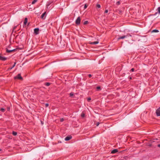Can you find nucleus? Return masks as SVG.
<instances>
[{
	"label": "nucleus",
	"mask_w": 160,
	"mask_h": 160,
	"mask_svg": "<svg viewBox=\"0 0 160 160\" xmlns=\"http://www.w3.org/2000/svg\"><path fill=\"white\" fill-rule=\"evenodd\" d=\"M81 22V18L80 17H78L77 18L75 21V23L77 25H79L80 24Z\"/></svg>",
	"instance_id": "1"
},
{
	"label": "nucleus",
	"mask_w": 160,
	"mask_h": 160,
	"mask_svg": "<svg viewBox=\"0 0 160 160\" xmlns=\"http://www.w3.org/2000/svg\"><path fill=\"white\" fill-rule=\"evenodd\" d=\"M14 78L15 79H18L20 80H22V78L21 77L20 74H18V75L14 77Z\"/></svg>",
	"instance_id": "2"
},
{
	"label": "nucleus",
	"mask_w": 160,
	"mask_h": 160,
	"mask_svg": "<svg viewBox=\"0 0 160 160\" xmlns=\"http://www.w3.org/2000/svg\"><path fill=\"white\" fill-rule=\"evenodd\" d=\"M156 113L157 116H160V107L156 110Z\"/></svg>",
	"instance_id": "3"
},
{
	"label": "nucleus",
	"mask_w": 160,
	"mask_h": 160,
	"mask_svg": "<svg viewBox=\"0 0 160 160\" xmlns=\"http://www.w3.org/2000/svg\"><path fill=\"white\" fill-rule=\"evenodd\" d=\"M39 29L38 28H35L34 29V33L36 35L39 33Z\"/></svg>",
	"instance_id": "4"
},
{
	"label": "nucleus",
	"mask_w": 160,
	"mask_h": 160,
	"mask_svg": "<svg viewBox=\"0 0 160 160\" xmlns=\"http://www.w3.org/2000/svg\"><path fill=\"white\" fill-rule=\"evenodd\" d=\"M72 138V137L71 136H68L65 138V140L66 141H68L70 140Z\"/></svg>",
	"instance_id": "5"
},
{
	"label": "nucleus",
	"mask_w": 160,
	"mask_h": 160,
	"mask_svg": "<svg viewBox=\"0 0 160 160\" xmlns=\"http://www.w3.org/2000/svg\"><path fill=\"white\" fill-rule=\"evenodd\" d=\"M16 50V49H13L12 50H9L8 48H6V52L8 53L11 52L15 51Z\"/></svg>",
	"instance_id": "6"
},
{
	"label": "nucleus",
	"mask_w": 160,
	"mask_h": 160,
	"mask_svg": "<svg viewBox=\"0 0 160 160\" xmlns=\"http://www.w3.org/2000/svg\"><path fill=\"white\" fill-rule=\"evenodd\" d=\"M7 59V58L2 57L0 55V60L4 61L6 60Z\"/></svg>",
	"instance_id": "7"
},
{
	"label": "nucleus",
	"mask_w": 160,
	"mask_h": 160,
	"mask_svg": "<svg viewBox=\"0 0 160 160\" xmlns=\"http://www.w3.org/2000/svg\"><path fill=\"white\" fill-rule=\"evenodd\" d=\"M118 36L119 37L118 38V40H119L120 39H123L124 38H126V36H125V35H123L122 36Z\"/></svg>",
	"instance_id": "8"
},
{
	"label": "nucleus",
	"mask_w": 160,
	"mask_h": 160,
	"mask_svg": "<svg viewBox=\"0 0 160 160\" xmlns=\"http://www.w3.org/2000/svg\"><path fill=\"white\" fill-rule=\"evenodd\" d=\"M99 43V42L98 41H95L94 42H89V43L90 44H98Z\"/></svg>",
	"instance_id": "9"
},
{
	"label": "nucleus",
	"mask_w": 160,
	"mask_h": 160,
	"mask_svg": "<svg viewBox=\"0 0 160 160\" xmlns=\"http://www.w3.org/2000/svg\"><path fill=\"white\" fill-rule=\"evenodd\" d=\"M27 22H28V18H25L24 21V23H23V27L24 26L26 25V24L27 23Z\"/></svg>",
	"instance_id": "10"
},
{
	"label": "nucleus",
	"mask_w": 160,
	"mask_h": 160,
	"mask_svg": "<svg viewBox=\"0 0 160 160\" xmlns=\"http://www.w3.org/2000/svg\"><path fill=\"white\" fill-rule=\"evenodd\" d=\"M118 152V149H114L113 150H112V151H111V153H116V152Z\"/></svg>",
	"instance_id": "11"
},
{
	"label": "nucleus",
	"mask_w": 160,
	"mask_h": 160,
	"mask_svg": "<svg viewBox=\"0 0 160 160\" xmlns=\"http://www.w3.org/2000/svg\"><path fill=\"white\" fill-rule=\"evenodd\" d=\"M158 32H159V31L157 29L153 30L151 32L152 33Z\"/></svg>",
	"instance_id": "12"
},
{
	"label": "nucleus",
	"mask_w": 160,
	"mask_h": 160,
	"mask_svg": "<svg viewBox=\"0 0 160 160\" xmlns=\"http://www.w3.org/2000/svg\"><path fill=\"white\" fill-rule=\"evenodd\" d=\"M46 12H45L44 13H43V14H42L41 15V18H42V19L44 17V16L46 14Z\"/></svg>",
	"instance_id": "13"
},
{
	"label": "nucleus",
	"mask_w": 160,
	"mask_h": 160,
	"mask_svg": "<svg viewBox=\"0 0 160 160\" xmlns=\"http://www.w3.org/2000/svg\"><path fill=\"white\" fill-rule=\"evenodd\" d=\"M16 62H14V64L11 67L9 68L8 69H9V70L12 69V68H13L15 67V66L16 65Z\"/></svg>",
	"instance_id": "14"
},
{
	"label": "nucleus",
	"mask_w": 160,
	"mask_h": 160,
	"mask_svg": "<svg viewBox=\"0 0 160 160\" xmlns=\"http://www.w3.org/2000/svg\"><path fill=\"white\" fill-rule=\"evenodd\" d=\"M12 134L14 135V136H16L17 134V133L16 132H14V131H13L12 132Z\"/></svg>",
	"instance_id": "15"
},
{
	"label": "nucleus",
	"mask_w": 160,
	"mask_h": 160,
	"mask_svg": "<svg viewBox=\"0 0 160 160\" xmlns=\"http://www.w3.org/2000/svg\"><path fill=\"white\" fill-rule=\"evenodd\" d=\"M37 0H34L33 1H32V4H35L37 2Z\"/></svg>",
	"instance_id": "16"
},
{
	"label": "nucleus",
	"mask_w": 160,
	"mask_h": 160,
	"mask_svg": "<svg viewBox=\"0 0 160 160\" xmlns=\"http://www.w3.org/2000/svg\"><path fill=\"white\" fill-rule=\"evenodd\" d=\"M50 84V83H49V82H46L45 83V85L46 86H49Z\"/></svg>",
	"instance_id": "17"
},
{
	"label": "nucleus",
	"mask_w": 160,
	"mask_h": 160,
	"mask_svg": "<svg viewBox=\"0 0 160 160\" xmlns=\"http://www.w3.org/2000/svg\"><path fill=\"white\" fill-rule=\"evenodd\" d=\"M81 116L82 118L84 117L85 116V114L83 113H82L81 114Z\"/></svg>",
	"instance_id": "18"
},
{
	"label": "nucleus",
	"mask_w": 160,
	"mask_h": 160,
	"mask_svg": "<svg viewBox=\"0 0 160 160\" xmlns=\"http://www.w3.org/2000/svg\"><path fill=\"white\" fill-rule=\"evenodd\" d=\"M158 12L159 14H160V7L158 8Z\"/></svg>",
	"instance_id": "19"
},
{
	"label": "nucleus",
	"mask_w": 160,
	"mask_h": 160,
	"mask_svg": "<svg viewBox=\"0 0 160 160\" xmlns=\"http://www.w3.org/2000/svg\"><path fill=\"white\" fill-rule=\"evenodd\" d=\"M88 23V22L87 21H86L84 22L83 24L84 25H85L87 24Z\"/></svg>",
	"instance_id": "20"
},
{
	"label": "nucleus",
	"mask_w": 160,
	"mask_h": 160,
	"mask_svg": "<svg viewBox=\"0 0 160 160\" xmlns=\"http://www.w3.org/2000/svg\"><path fill=\"white\" fill-rule=\"evenodd\" d=\"M97 7L98 8H100L101 7V6L100 4H97Z\"/></svg>",
	"instance_id": "21"
},
{
	"label": "nucleus",
	"mask_w": 160,
	"mask_h": 160,
	"mask_svg": "<svg viewBox=\"0 0 160 160\" xmlns=\"http://www.w3.org/2000/svg\"><path fill=\"white\" fill-rule=\"evenodd\" d=\"M0 110L3 112L5 111V109L4 108H1Z\"/></svg>",
	"instance_id": "22"
},
{
	"label": "nucleus",
	"mask_w": 160,
	"mask_h": 160,
	"mask_svg": "<svg viewBox=\"0 0 160 160\" xmlns=\"http://www.w3.org/2000/svg\"><path fill=\"white\" fill-rule=\"evenodd\" d=\"M125 36H126V37H129V36L131 37L132 36L130 34H128L126 35H125Z\"/></svg>",
	"instance_id": "23"
},
{
	"label": "nucleus",
	"mask_w": 160,
	"mask_h": 160,
	"mask_svg": "<svg viewBox=\"0 0 160 160\" xmlns=\"http://www.w3.org/2000/svg\"><path fill=\"white\" fill-rule=\"evenodd\" d=\"M96 88H97V90H100L101 89V88L100 86L97 87Z\"/></svg>",
	"instance_id": "24"
},
{
	"label": "nucleus",
	"mask_w": 160,
	"mask_h": 160,
	"mask_svg": "<svg viewBox=\"0 0 160 160\" xmlns=\"http://www.w3.org/2000/svg\"><path fill=\"white\" fill-rule=\"evenodd\" d=\"M87 7V4H85V5H84V9H86Z\"/></svg>",
	"instance_id": "25"
},
{
	"label": "nucleus",
	"mask_w": 160,
	"mask_h": 160,
	"mask_svg": "<svg viewBox=\"0 0 160 160\" xmlns=\"http://www.w3.org/2000/svg\"><path fill=\"white\" fill-rule=\"evenodd\" d=\"M64 119L63 118H61L60 119V121L61 122H62L64 121Z\"/></svg>",
	"instance_id": "26"
},
{
	"label": "nucleus",
	"mask_w": 160,
	"mask_h": 160,
	"mask_svg": "<svg viewBox=\"0 0 160 160\" xmlns=\"http://www.w3.org/2000/svg\"><path fill=\"white\" fill-rule=\"evenodd\" d=\"M91 100V98H88L87 100L89 102Z\"/></svg>",
	"instance_id": "27"
},
{
	"label": "nucleus",
	"mask_w": 160,
	"mask_h": 160,
	"mask_svg": "<svg viewBox=\"0 0 160 160\" xmlns=\"http://www.w3.org/2000/svg\"><path fill=\"white\" fill-rule=\"evenodd\" d=\"M46 107H47L48 106L49 104L48 103H46L45 104Z\"/></svg>",
	"instance_id": "28"
},
{
	"label": "nucleus",
	"mask_w": 160,
	"mask_h": 160,
	"mask_svg": "<svg viewBox=\"0 0 160 160\" xmlns=\"http://www.w3.org/2000/svg\"><path fill=\"white\" fill-rule=\"evenodd\" d=\"M134 68H132L131 69L130 71H132V72H134Z\"/></svg>",
	"instance_id": "29"
},
{
	"label": "nucleus",
	"mask_w": 160,
	"mask_h": 160,
	"mask_svg": "<svg viewBox=\"0 0 160 160\" xmlns=\"http://www.w3.org/2000/svg\"><path fill=\"white\" fill-rule=\"evenodd\" d=\"M116 4L117 5H119L120 4V2L119 1H118L117 2Z\"/></svg>",
	"instance_id": "30"
},
{
	"label": "nucleus",
	"mask_w": 160,
	"mask_h": 160,
	"mask_svg": "<svg viewBox=\"0 0 160 160\" xmlns=\"http://www.w3.org/2000/svg\"><path fill=\"white\" fill-rule=\"evenodd\" d=\"M70 96H73V93H70Z\"/></svg>",
	"instance_id": "31"
},
{
	"label": "nucleus",
	"mask_w": 160,
	"mask_h": 160,
	"mask_svg": "<svg viewBox=\"0 0 160 160\" xmlns=\"http://www.w3.org/2000/svg\"><path fill=\"white\" fill-rule=\"evenodd\" d=\"M108 12V10H105V13H107Z\"/></svg>",
	"instance_id": "32"
},
{
	"label": "nucleus",
	"mask_w": 160,
	"mask_h": 160,
	"mask_svg": "<svg viewBox=\"0 0 160 160\" xmlns=\"http://www.w3.org/2000/svg\"><path fill=\"white\" fill-rule=\"evenodd\" d=\"M88 76L90 78L91 77L92 75L91 74H88Z\"/></svg>",
	"instance_id": "33"
},
{
	"label": "nucleus",
	"mask_w": 160,
	"mask_h": 160,
	"mask_svg": "<svg viewBox=\"0 0 160 160\" xmlns=\"http://www.w3.org/2000/svg\"><path fill=\"white\" fill-rule=\"evenodd\" d=\"M99 122H97L96 123V126H98L99 125Z\"/></svg>",
	"instance_id": "34"
},
{
	"label": "nucleus",
	"mask_w": 160,
	"mask_h": 160,
	"mask_svg": "<svg viewBox=\"0 0 160 160\" xmlns=\"http://www.w3.org/2000/svg\"><path fill=\"white\" fill-rule=\"evenodd\" d=\"M16 28H17V26H15V27H14V28H13V30H14V29H15Z\"/></svg>",
	"instance_id": "35"
},
{
	"label": "nucleus",
	"mask_w": 160,
	"mask_h": 160,
	"mask_svg": "<svg viewBox=\"0 0 160 160\" xmlns=\"http://www.w3.org/2000/svg\"><path fill=\"white\" fill-rule=\"evenodd\" d=\"M50 3H48L47 5L48 6H49L50 5Z\"/></svg>",
	"instance_id": "36"
},
{
	"label": "nucleus",
	"mask_w": 160,
	"mask_h": 160,
	"mask_svg": "<svg viewBox=\"0 0 160 160\" xmlns=\"http://www.w3.org/2000/svg\"><path fill=\"white\" fill-rule=\"evenodd\" d=\"M158 147L160 148V144H158Z\"/></svg>",
	"instance_id": "37"
},
{
	"label": "nucleus",
	"mask_w": 160,
	"mask_h": 160,
	"mask_svg": "<svg viewBox=\"0 0 160 160\" xmlns=\"http://www.w3.org/2000/svg\"><path fill=\"white\" fill-rule=\"evenodd\" d=\"M130 79H132V78H131V77H130Z\"/></svg>",
	"instance_id": "38"
}]
</instances>
